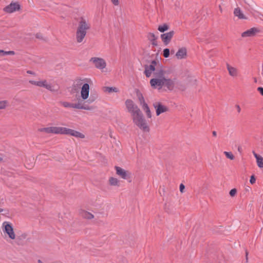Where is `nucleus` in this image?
I'll list each match as a JSON object with an SVG mask.
<instances>
[{
  "instance_id": "nucleus-1",
  "label": "nucleus",
  "mask_w": 263,
  "mask_h": 263,
  "mask_svg": "<svg viewBox=\"0 0 263 263\" xmlns=\"http://www.w3.org/2000/svg\"><path fill=\"white\" fill-rule=\"evenodd\" d=\"M125 104L128 111L132 114L134 122L143 131L148 132L149 127L143 119L140 109L137 106L134 104L133 101L127 100L125 102Z\"/></svg>"
},
{
  "instance_id": "nucleus-2",
  "label": "nucleus",
  "mask_w": 263,
  "mask_h": 263,
  "mask_svg": "<svg viewBox=\"0 0 263 263\" xmlns=\"http://www.w3.org/2000/svg\"><path fill=\"white\" fill-rule=\"evenodd\" d=\"M41 132H45L47 133H53L55 134L70 135L76 137L83 138L84 135L74 130L62 127H50L40 129Z\"/></svg>"
},
{
  "instance_id": "nucleus-3",
  "label": "nucleus",
  "mask_w": 263,
  "mask_h": 263,
  "mask_svg": "<svg viewBox=\"0 0 263 263\" xmlns=\"http://www.w3.org/2000/svg\"><path fill=\"white\" fill-rule=\"evenodd\" d=\"M89 28V25L86 23L83 18H81L77 31V40L78 42H81L82 41L86 35V30Z\"/></svg>"
},
{
  "instance_id": "nucleus-4",
  "label": "nucleus",
  "mask_w": 263,
  "mask_h": 263,
  "mask_svg": "<svg viewBox=\"0 0 263 263\" xmlns=\"http://www.w3.org/2000/svg\"><path fill=\"white\" fill-rule=\"evenodd\" d=\"M164 72L160 71L159 73H156V77L157 78L152 79L150 81L151 86L154 88H158L160 89L163 86Z\"/></svg>"
},
{
  "instance_id": "nucleus-5",
  "label": "nucleus",
  "mask_w": 263,
  "mask_h": 263,
  "mask_svg": "<svg viewBox=\"0 0 263 263\" xmlns=\"http://www.w3.org/2000/svg\"><path fill=\"white\" fill-rule=\"evenodd\" d=\"M20 9V5L17 2L11 3L9 5L6 6L4 8V11L8 13H11L15 11H18Z\"/></svg>"
},
{
  "instance_id": "nucleus-6",
  "label": "nucleus",
  "mask_w": 263,
  "mask_h": 263,
  "mask_svg": "<svg viewBox=\"0 0 263 263\" xmlns=\"http://www.w3.org/2000/svg\"><path fill=\"white\" fill-rule=\"evenodd\" d=\"M93 62L95 67L99 69H103L106 66V62L101 58H93L90 60Z\"/></svg>"
},
{
  "instance_id": "nucleus-7",
  "label": "nucleus",
  "mask_w": 263,
  "mask_h": 263,
  "mask_svg": "<svg viewBox=\"0 0 263 263\" xmlns=\"http://www.w3.org/2000/svg\"><path fill=\"white\" fill-rule=\"evenodd\" d=\"M174 34V31L163 33L161 35V39L165 45H167L171 42Z\"/></svg>"
},
{
  "instance_id": "nucleus-8",
  "label": "nucleus",
  "mask_w": 263,
  "mask_h": 263,
  "mask_svg": "<svg viewBox=\"0 0 263 263\" xmlns=\"http://www.w3.org/2000/svg\"><path fill=\"white\" fill-rule=\"evenodd\" d=\"M260 30L259 28L253 27L251 29L243 32L242 33V37H248V36H253L255 35L257 33H259Z\"/></svg>"
},
{
  "instance_id": "nucleus-9",
  "label": "nucleus",
  "mask_w": 263,
  "mask_h": 263,
  "mask_svg": "<svg viewBox=\"0 0 263 263\" xmlns=\"http://www.w3.org/2000/svg\"><path fill=\"white\" fill-rule=\"evenodd\" d=\"M89 85L87 83L84 84L81 88V96L83 100H86L89 96Z\"/></svg>"
},
{
  "instance_id": "nucleus-10",
  "label": "nucleus",
  "mask_w": 263,
  "mask_h": 263,
  "mask_svg": "<svg viewBox=\"0 0 263 263\" xmlns=\"http://www.w3.org/2000/svg\"><path fill=\"white\" fill-rule=\"evenodd\" d=\"M156 65L157 62L155 61H153L149 66L145 67V74L147 77H149L152 72L155 71Z\"/></svg>"
},
{
  "instance_id": "nucleus-11",
  "label": "nucleus",
  "mask_w": 263,
  "mask_h": 263,
  "mask_svg": "<svg viewBox=\"0 0 263 263\" xmlns=\"http://www.w3.org/2000/svg\"><path fill=\"white\" fill-rule=\"evenodd\" d=\"M3 225L5 226V232L8 234L9 237L11 239H14L15 234L11 226L6 222H4Z\"/></svg>"
},
{
  "instance_id": "nucleus-12",
  "label": "nucleus",
  "mask_w": 263,
  "mask_h": 263,
  "mask_svg": "<svg viewBox=\"0 0 263 263\" xmlns=\"http://www.w3.org/2000/svg\"><path fill=\"white\" fill-rule=\"evenodd\" d=\"M176 56L178 59H185L187 56V50L184 47L180 48L176 53Z\"/></svg>"
},
{
  "instance_id": "nucleus-13",
  "label": "nucleus",
  "mask_w": 263,
  "mask_h": 263,
  "mask_svg": "<svg viewBox=\"0 0 263 263\" xmlns=\"http://www.w3.org/2000/svg\"><path fill=\"white\" fill-rule=\"evenodd\" d=\"M163 86H166L169 90H172L174 87V83L171 79H165L164 77Z\"/></svg>"
},
{
  "instance_id": "nucleus-14",
  "label": "nucleus",
  "mask_w": 263,
  "mask_h": 263,
  "mask_svg": "<svg viewBox=\"0 0 263 263\" xmlns=\"http://www.w3.org/2000/svg\"><path fill=\"white\" fill-rule=\"evenodd\" d=\"M227 69L229 71V74L232 77H236L238 75V70L237 68L232 67L230 64H227Z\"/></svg>"
},
{
  "instance_id": "nucleus-15",
  "label": "nucleus",
  "mask_w": 263,
  "mask_h": 263,
  "mask_svg": "<svg viewBox=\"0 0 263 263\" xmlns=\"http://www.w3.org/2000/svg\"><path fill=\"white\" fill-rule=\"evenodd\" d=\"M147 37L148 40L151 42V44L154 46H157V37L155 36V35L153 33H148Z\"/></svg>"
},
{
  "instance_id": "nucleus-16",
  "label": "nucleus",
  "mask_w": 263,
  "mask_h": 263,
  "mask_svg": "<svg viewBox=\"0 0 263 263\" xmlns=\"http://www.w3.org/2000/svg\"><path fill=\"white\" fill-rule=\"evenodd\" d=\"M73 108L86 110L89 109V107L85 105L82 101H79L77 103H73Z\"/></svg>"
},
{
  "instance_id": "nucleus-17",
  "label": "nucleus",
  "mask_w": 263,
  "mask_h": 263,
  "mask_svg": "<svg viewBox=\"0 0 263 263\" xmlns=\"http://www.w3.org/2000/svg\"><path fill=\"white\" fill-rule=\"evenodd\" d=\"M117 174L123 179H126L127 176V172L119 166H116Z\"/></svg>"
},
{
  "instance_id": "nucleus-18",
  "label": "nucleus",
  "mask_w": 263,
  "mask_h": 263,
  "mask_svg": "<svg viewBox=\"0 0 263 263\" xmlns=\"http://www.w3.org/2000/svg\"><path fill=\"white\" fill-rule=\"evenodd\" d=\"M31 83L34 85H37V86H43L48 89L51 90V86L50 85L47 84L45 81L32 82Z\"/></svg>"
},
{
  "instance_id": "nucleus-19",
  "label": "nucleus",
  "mask_w": 263,
  "mask_h": 263,
  "mask_svg": "<svg viewBox=\"0 0 263 263\" xmlns=\"http://www.w3.org/2000/svg\"><path fill=\"white\" fill-rule=\"evenodd\" d=\"M253 154H254V157L256 159V161H257V164L258 166L260 168H262L263 167V158L261 156L257 155L254 152H253Z\"/></svg>"
},
{
  "instance_id": "nucleus-20",
  "label": "nucleus",
  "mask_w": 263,
  "mask_h": 263,
  "mask_svg": "<svg viewBox=\"0 0 263 263\" xmlns=\"http://www.w3.org/2000/svg\"><path fill=\"white\" fill-rule=\"evenodd\" d=\"M155 107L156 108L157 115H159L161 113L165 112L167 110V108L160 104H159L158 106H155Z\"/></svg>"
},
{
  "instance_id": "nucleus-21",
  "label": "nucleus",
  "mask_w": 263,
  "mask_h": 263,
  "mask_svg": "<svg viewBox=\"0 0 263 263\" xmlns=\"http://www.w3.org/2000/svg\"><path fill=\"white\" fill-rule=\"evenodd\" d=\"M234 14L236 16H237L240 19L246 18L243 14L238 8L235 9L234 11Z\"/></svg>"
},
{
  "instance_id": "nucleus-22",
  "label": "nucleus",
  "mask_w": 263,
  "mask_h": 263,
  "mask_svg": "<svg viewBox=\"0 0 263 263\" xmlns=\"http://www.w3.org/2000/svg\"><path fill=\"white\" fill-rule=\"evenodd\" d=\"M168 29V26L167 24H165L161 26H159L158 28V30L161 32H164V31L167 30Z\"/></svg>"
},
{
  "instance_id": "nucleus-23",
  "label": "nucleus",
  "mask_w": 263,
  "mask_h": 263,
  "mask_svg": "<svg viewBox=\"0 0 263 263\" xmlns=\"http://www.w3.org/2000/svg\"><path fill=\"white\" fill-rule=\"evenodd\" d=\"M142 108L146 112L147 117L148 118H151V111L147 104H144V106H143Z\"/></svg>"
},
{
  "instance_id": "nucleus-24",
  "label": "nucleus",
  "mask_w": 263,
  "mask_h": 263,
  "mask_svg": "<svg viewBox=\"0 0 263 263\" xmlns=\"http://www.w3.org/2000/svg\"><path fill=\"white\" fill-rule=\"evenodd\" d=\"M104 91L108 92H111L112 91L117 92L118 90L116 87H106L104 88Z\"/></svg>"
},
{
  "instance_id": "nucleus-25",
  "label": "nucleus",
  "mask_w": 263,
  "mask_h": 263,
  "mask_svg": "<svg viewBox=\"0 0 263 263\" xmlns=\"http://www.w3.org/2000/svg\"><path fill=\"white\" fill-rule=\"evenodd\" d=\"M109 182L111 185H116L118 184V180L117 178L111 177L109 179Z\"/></svg>"
},
{
  "instance_id": "nucleus-26",
  "label": "nucleus",
  "mask_w": 263,
  "mask_h": 263,
  "mask_svg": "<svg viewBox=\"0 0 263 263\" xmlns=\"http://www.w3.org/2000/svg\"><path fill=\"white\" fill-rule=\"evenodd\" d=\"M62 104L65 107L73 108V103H70L67 102H63L62 103Z\"/></svg>"
},
{
  "instance_id": "nucleus-27",
  "label": "nucleus",
  "mask_w": 263,
  "mask_h": 263,
  "mask_svg": "<svg viewBox=\"0 0 263 263\" xmlns=\"http://www.w3.org/2000/svg\"><path fill=\"white\" fill-rule=\"evenodd\" d=\"M83 216L85 218H87V219H91L93 217V216L92 214L89 213H88V212H84L83 214Z\"/></svg>"
},
{
  "instance_id": "nucleus-28",
  "label": "nucleus",
  "mask_w": 263,
  "mask_h": 263,
  "mask_svg": "<svg viewBox=\"0 0 263 263\" xmlns=\"http://www.w3.org/2000/svg\"><path fill=\"white\" fill-rule=\"evenodd\" d=\"M224 154L228 158H229L231 160H233L234 159V156L231 153L224 152Z\"/></svg>"
},
{
  "instance_id": "nucleus-29",
  "label": "nucleus",
  "mask_w": 263,
  "mask_h": 263,
  "mask_svg": "<svg viewBox=\"0 0 263 263\" xmlns=\"http://www.w3.org/2000/svg\"><path fill=\"white\" fill-rule=\"evenodd\" d=\"M139 101H140V103L141 105H142V107H143V106H144V104H147L145 102L144 99L143 97L142 96V95H141L139 97Z\"/></svg>"
},
{
  "instance_id": "nucleus-30",
  "label": "nucleus",
  "mask_w": 263,
  "mask_h": 263,
  "mask_svg": "<svg viewBox=\"0 0 263 263\" xmlns=\"http://www.w3.org/2000/svg\"><path fill=\"white\" fill-rule=\"evenodd\" d=\"M163 55L164 58H168L170 55V50L167 48L163 50Z\"/></svg>"
},
{
  "instance_id": "nucleus-31",
  "label": "nucleus",
  "mask_w": 263,
  "mask_h": 263,
  "mask_svg": "<svg viewBox=\"0 0 263 263\" xmlns=\"http://www.w3.org/2000/svg\"><path fill=\"white\" fill-rule=\"evenodd\" d=\"M256 182V178L255 177V176L254 175H252L250 177V182L252 184H253L255 183Z\"/></svg>"
},
{
  "instance_id": "nucleus-32",
  "label": "nucleus",
  "mask_w": 263,
  "mask_h": 263,
  "mask_svg": "<svg viewBox=\"0 0 263 263\" xmlns=\"http://www.w3.org/2000/svg\"><path fill=\"white\" fill-rule=\"evenodd\" d=\"M14 53L13 51L5 52L3 50H0V55H1L2 54H13Z\"/></svg>"
},
{
  "instance_id": "nucleus-33",
  "label": "nucleus",
  "mask_w": 263,
  "mask_h": 263,
  "mask_svg": "<svg viewBox=\"0 0 263 263\" xmlns=\"http://www.w3.org/2000/svg\"><path fill=\"white\" fill-rule=\"evenodd\" d=\"M6 105V102L5 101H0V109L4 108Z\"/></svg>"
},
{
  "instance_id": "nucleus-34",
  "label": "nucleus",
  "mask_w": 263,
  "mask_h": 263,
  "mask_svg": "<svg viewBox=\"0 0 263 263\" xmlns=\"http://www.w3.org/2000/svg\"><path fill=\"white\" fill-rule=\"evenodd\" d=\"M236 190L235 189H232L230 192V194L231 196H234L236 193Z\"/></svg>"
},
{
  "instance_id": "nucleus-35",
  "label": "nucleus",
  "mask_w": 263,
  "mask_h": 263,
  "mask_svg": "<svg viewBox=\"0 0 263 263\" xmlns=\"http://www.w3.org/2000/svg\"><path fill=\"white\" fill-rule=\"evenodd\" d=\"M257 90L259 92V93L263 96V88L259 87L257 88Z\"/></svg>"
},
{
  "instance_id": "nucleus-36",
  "label": "nucleus",
  "mask_w": 263,
  "mask_h": 263,
  "mask_svg": "<svg viewBox=\"0 0 263 263\" xmlns=\"http://www.w3.org/2000/svg\"><path fill=\"white\" fill-rule=\"evenodd\" d=\"M184 189V185L183 184H181L180 185V191L181 193L183 192V190Z\"/></svg>"
},
{
  "instance_id": "nucleus-37",
  "label": "nucleus",
  "mask_w": 263,
  "mask_h": 263,
  "mask_svg": "<svg viewBox=\"0 0 263 263\" xmlns=\"http://www.w3.org/2000/svg\"><path fill=\"white\" fill-rule=\"evenodd\" d=\"M111 2L115 5H118L119 4V1L118 0H111Z\"/></svg>"
},
{
  "instance_id": "nucleus-38",
  "label": "nucleus",
  "mask_w": 263,
  "mask_h": 263,
  "mask_svg": "<svg viewBox=\"0 0 263 263\" xmlns=\"http://www.w3.org/2000/svg\"><path fill=\"white\" fill-rule=\"evenodd\" d=\"M236 108L237 109L238 112H239L241 110L240 106L239 105H236Z\"/></svg>"
},
{
  "instance_id": "nucleus-39",
  "label": "nucleus",
  "mask_w": 263,
  "mask_h": 263,
  "mask_svg": "<svg viewBox=\"0 0 263 263\" xmlns=\"http://www.w3.org/2000/svg\"><path fill=\"white\" fill-rule=\"evenodd\" d=\"M212 134H213V135L214 137L216 136V135H217V134H216V132L215 131H213V133H212Z\"/></svg>"
},
{
  "instance_id": "nucleus-40",
  "label": "nucleus",
  "mask_w": 263,
  "mask_h": 263,
  "mask_svg": "<svg viewBox=\"0 0 263 263\" xmlns=\"http://www.w3.org/2000/svg\"><path fill=\"white\" fill-rule=\"evenodd\" d=\"M27 72L29 73H32V72L30 71H28Z\"/></svg>"
},
{
  "instance_id": "nucleus-41",
  "label": "nucleus",
  "mask_w": 263,
  "mask_h": 263,
  "mask_svg": "<svg viewBox=\"0 0 263 263\" xmlns=\"http://www.w3.org/2000/svg\"><path fill=\"white\" fill-rule=\"evenodd\" d=\"M3 211V210L0 209V212H2Z\"/></svg>"
},
{
  "instance_id": "nucleus-42",
  "label": "nucleus",
  "mask_w": 263,
  "mask_h": 263,
  "mask_svg": "<svg viewBox=\"0 0 263 263\" xmlns=\"http://www.w3.org/2000/svg\"><path fill=\"white\" fill-rule=\"evenodd\" d=\"M39 263H42L40 260H39Z\"/></svg>"
},
{
  "instance_id": "nucleus-43",
  "label": "nucleus",
  "mask_w": 263,
  "mask_h": 263,
  "mask_svg": "<svg viewBox=\"0 0 263 263\" xmlns=\"http://www.w3.org/2000/svg\"><path fill=\"white\" fill-rule=\"evenodd\" d=\"M2 160V159L0 157V161Z\"/></svg>"
},
{
  "instance_id": "nucleus-44",
  "label": "nucleus",
  "mask_w": 263,
  "mask_h": 263,
  "mask_svg": "<svg viewBox=\"0 0 263 263\" xmlns=\"http://www.w3.org/2000/svg\"><path fill=\"white\" fill-rule=\"evenodd\" d=\"M246 256H248V252H246Z\"/></svg>"
}]
</instances>
